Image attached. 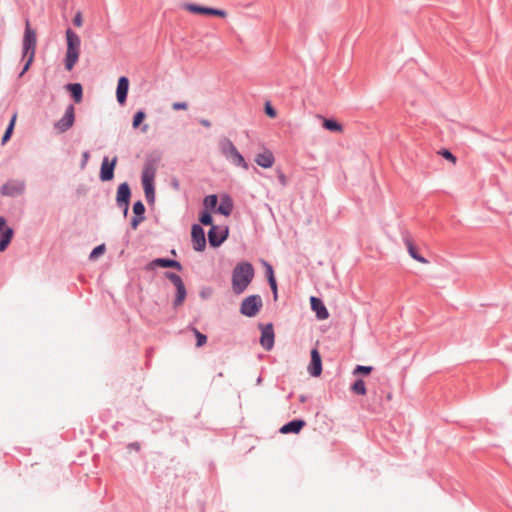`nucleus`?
I'll return each instance as SVG.
<instances>
[{"label": "nucleus", "mask_w": 512, "mask_h": 512, "mask_svg": "<svg viewBox=\"0 0 512 512\" xmlns=\"http://www.w3.org/2000/svg\"><path fill=\"white\" fill-rule=\"evenodd\" d=\"M161 160L162 153L159 150H154L146 154L143 164L141 183L146 201L150 205L155 202V177Z\"/></svg>", "instance_id": "1"}, {"label": "nucleus", "mask_w": 512, "mask_h": 512, "mask_svg": "<svg viewBox=\"0 0 512 512\" xmlns=\"http://www.w3.org/2000/svg\"><path fill=\"white\" fill-rule=\"evenodd\" d=\"M255 269L251 262L241 261L232 270V290L236 295L242 294L252 282Z\"/></svg>", "instance_id": "2"}, {"label": "nucleus", "mask_w": 512, "mask_h": 512, "mask_svg": "<svg viewBox=\"0 0 512 512\" xmlns=\"http://www.w3.org/2000/svg\"><path fill=\"white\" fill-rule=\"evenodd\" d=\"M65 34L67 49L64 66L67 71H71L79 60L81 40L78 34L71 28H67Z\"/></svg>", "instance_id": "3"}, {"label": "nucleus", "mask_w": 512, "mask_h": 512, "mask_svg": "<svg viewBox=\"0 0 512 512\" xmlns=\"http://www.w3.org/2000/svg\"><path fill=\"white\" fill-rule=\"evenodd\" d=\"M219 150L225 159L234 165L235 167L243 168L244 170L249 169V165L245 160L244 156L239 152L237 147L228 137H221L219 139Z\"/></svg>", "instance_id": "4"}, {"label": "nucleus", "mask_w": 512, "mask_h": 512, "mask_svg": "<svg viewBox=\"0 0 512 512\" xmlns=\"http://www.w3.org/2000/svg\"><path fill=\"white\" fill-rule=\"evenodd\" d=\"M263 307V301L259 294H252L245 297L239 308L240 314L252 318L255 317Z\"/></svg>", "instance_id": "5"}, {"label": "nucleus", "mask_w": 512, "mask_h": 512, "mask_svg": "<svg viewBox=\"0 0 512 512\" xmlns=\"http://www.w3.org/2000/svg\"><path fill=\"white\" fill-rule=\"evenodd\" d=\"M182 8L195 15L215 16L220 18L227 16V12L223 9L208 7L197 3H185Z\"/></svg>", "instance_id": "6"}, {"label": "nucleus", "mask_w": 512, "mask_h": 512, "mask_svg": "<svg viewBox=\"0 0 512 512\" xmlns=\"http://www.w3.org/2000/svg\"><path fill=\"white\" fill-rule=\"evenodd\" d=\"M36 32L34 29L30 27L29 22H26V27L24 31L23 36V48H22V57L26 58L27 55L35 56V50H36Z\"/></svg>", "instance_id": "7"}, {"label": "nucleus", "mask_w": 512, "mask_h": 512, "mask_svg": "<svg viewBox=\"0 0 512 512\" xmlns=\"http://www.w3.org/2000/svg\"><path fill=\"white\" fill-rule=\"evenodd\" d=\"M229 229L227 226L220 228L217 225H212L208 231V241L212 248L220 247L228 238Z\"/></svg>", "instance_id": "8"}, {"label": "nucleus", "mask_w": 512, "mask_h": 512, "mask_svg": "<svg viewBox=\"0 0 512 512\" xmlns=\"http://www.w3.org/2000/svg\"><path fill=\"white\" fill-rule=\"evenodd\" d=\"M25 188L24 180H9L0 187V194L6 197H17L24 194Z\"/></svg>", "instance_id": "9"}, {"label": "nucleus", "mask_w": 512, "mask_h": 512, "mask_svg": "<svg viewBox=\"0 0 512 512\" xmlns=\"http://www.w3.org/2000/svg\"><path fill=\"white\" fill-rule=\"evenodd\" d=\"M259 328L261 330V336L259 339L260 345L266 351L272 350L275 343V333L273 324L271 322L266 324L260 323Z\"/></svg>", "instance_id": "10"}, {"label": "nucleus", "mask_w": 512, "mask_h": 512, "mask_svg": "<svg viewBox=\"0 0 512 512\" xmlns=\"http://www.w3.org/2000/svg\"><path fill=\"white\" fill-rule=\"evenodd\" d=\"M117 162V156H114L111 160H109L108 156L103 157L99 172V179L102 182L113 180Z\"/></svg>", "instance_id": "11"}, {"label": "nucleus", "mask_w": 512, "mask_h": 512, "mask_svg": "<svg viewBox=\"0 0 512 512\" xmlns=\"http://www.w3.org/2000/svg\"><path fill=\"white\" fill-rule=\"evenodd\" d=\"M191 241L193 249L197 252H203L206 249L205 230L200 224H193L191 227Z\"/></svg>", "instance_id": "12"}, {"label": "nucleus", "mask_w": 512, "mask_h": 512, "mask_svg": "<svg viewBox=\"0 0 512 512\" xmlns=\"http://www.w3.org/2000/svg\"><path fill=\"white\" fill-rule=\"evenodd\" d=\"M75 122V108L73 104L66 107L64 115L55 123V129L60 133L68 131Z\"/></svg>", "instance_id": "13"}, {"label": "nucleus", "mask_w": 512, "mask_h": 512, "mask_svg": "<svg viewBox=\"0 0 512 512\" xmlns=\"http://www.w3.org/2000/svg\"><path fill=\"white\" fill-rule=\"evenodd\" d=\"M131 196L132 192L129 183L126 181L120 183L116 192V205L118 207H130Z\"/></svg>", "instance_id": "14"}, {"label": "nucleus", "mask_w": 512, "mask_h": 512, "mask_svg": "<svg viewBox=\"0 0 512 512\" xmlns=\"http://www.w3.org/2000/svg\"><path fill=\"white\" fill-rule=\"evenodd\" d=\"M307 370L312 377H319L322 374V358L317 348L311 349L310 363Z\"/></svg>", "instance_id": "15"}, {"label": "nucleus", "mask_w": 512, "mask_h": 512, "mask_svg": "<svg viewBox=\"0 0 512 512\" xmlns=\"http://www.w3.org/2000/svg\"><path fill=\"white\" fill-rule=\"evenodd\" d=\"M132 210L134 215L131 218L130 227L132 230H136L138 226L145 220L146 208L141 200H137L133 203Z\"/></svg>", "instance_id": "16"}, {"label": "nucleus", "mask_w": 512, "mask_h": 512, "mask_svg": "<svg viewBox=\"0 0 512 512\" xmlns=\"http://www.w3.org/2000/svg\"><path fill=\"white\" fill-rule=\"evenodd\" d=\"M130 81L127 76H120L117 81L116 99L119 105L123 106L127 101Z\"/></svg>", "instance_id": "17"}, {"label": "nucleus", "mask_w": 512, "mask_h": 512, "mask_svg": "<svg viewBox=\"0 0 512 512\" xmlns=\"http://www.w3.org/2000/svg\"><path fill=\"white\" fill-rule=\"evenodd\" d=\"M310 306L311 310L315 313V316L318 320H326L329 318V311L326 308L323 300L316 296L310 297Z\"/></svg>", "instance_id": "18"}, {"label": "nucleus", "mask_w": 512, "mask_h": 512, "mask_svg": "<svg viewBox=\"0 0 512 512\" xmlns=\"http://www.w3.org/2000/svg\"><path fill=\"white\" fill-rule=\"evenodd\" d=\"M306 421L302 418H295L282 425L279 429L281 434H298L305 427Z\"/></svg>", "instance_id": "19"}, {"label": "nucleus", "mask_w": 512, "mask_h": 512, "mask_svg": "<svg viewBox=\"0 0 512 512\" xmlns=\"http://www.w3.org/2000/svg\"><path fill=\"white\" fill-rule=\"evenodd\" d=\"M263 265H264V268H265V275H266L268 284L270 286V289H271V292H272V295H273V300L277 301V299H278V285H277V280H276V277H275L273 266L270 263H268L267 261H263Z\"/></svg>", "instance_id": "20"}, {"label": "nucleus", "mask_w": 512, "mask_h": 512, "mask_svg": "<svg viewBox=\"0 0 512 512\" xmlns=\"http://www.w3.org/2000/svg\"><path fill=\"white\" fill-rule=\"evenodd\" d=\"M220 204L218 205V208L216 210V213L221 214L225 217H228L231 215L233 208H234V202L231 196L227 193H223L220 198Z\"/></svg>", "instance_id": "21"}, {"label": "nucleus", "mask_w": 512, "mask_h": 512, "mask_svg": "<svg viewBox=\"0 0 512 512\" xmlns=\"http://www.w3.org/2000/svg\"><path fill=\"white\" fill-rule=\"evenodd\" d=\"M14 233V229L7 225V220L5 219V225L0 231V252H4L9 247Z\"/></svg>", "instance_id": "22"}, {"label": "nucleus", "mask_w": 512, "mask_h": 512, "mask_svg": "<svg viewBox=\"0 0 512 512\" xmlns=\"http://www.w3.org/2000/svg\"><path fill=\"white\" fill-rule=\"evenodd\" d=\"M74 103L79 104L83 100V86L79 82L68 83L64 86Z\"/></svg>", "instance_id": "23"}, {"label": "nucleus", "mask_w": 512, "mask_h": 512, "mask_svg": "<svg viewBox=\"0 0 512 512\" xmlns=\"http://www.w3.org/2000/svg\"><path fill=\"white\" fill-rule=\"evenodd\" d=\"M255 162L258 166L268 169L271 168L275 162V157L270 150H265L262 153H258L255 157Z\"/></svg>", "instance_id": "24"}, {"label": "nucleus", "mask_w": 512, "mask_h": 512, "mask_svg": "<svg viewBox=\"0 0 512 512\" xmlns=\"http://www.w3.org/2000/svg\"><path fill=\"white\" fill-rule=\"evenodd\" d=\"M404 243L406 245L407 251H408V253H409L411 258H413L417 262L423 263V264H427L429 262L425 257H423L418 252V249H417L416 245L414 244V242L411 239L404 238Z\"/></svg>", "instance_id": "25"}, {"label": "nucleus", "mask_w": 512, "mask_h": 512, "mask_svg": "<svg viewBox=\"0 0 512 512\" xmlns=\"http://www.w3.org/2000/svg\"><path fill=\"white\" fill-rule=\"evenodd\" d=\"M169 264H170V258L160 257V258H155L152 261H150L149 263H147L145 265L144 269H145V271L149 272V271L155 270L158 267L169 268Z\"/></svg>", "instance_id": "26"}, {"label": "nucleus", "mask_w": 512, "mask_h": 512, "mask_svg": "<svg viewBox=\"0 0 512 512\" xmlns=\"http://www.w3.org/2000/svg\"><path fill=\"white\" fill-rule=\"evenodd\" d=\"M322 126L330 132H342L343 126L334 118H323Z\"/></svg>", "instance_id": "27"}, {"label": "nucleus", "mask_w": 512, "mask_h": 512, "mask_svg": "<svg viewBox=\"0 0 512 512\" xmlns=\"http://www.w3.org/2000/svg\"><path fill=\"white\" fill-rule=\"evenodd\" d=\"M352 393L358 396H364L367 394V388L362 378H357L350 386Z\"/></svg>", "instance_id": "28"}, {"label": "nucleus", "mask_w": 512, "mask_h": 512, "mask_svg": "<svg viewBox=\"0 0 512 512\" xmlns=\"http://www.w3.org/2000/svg\"><path fill=\"white\" fill-rule=\"evenodd\" d=\"M16 118H17V113H14L5 129V132L2 136V138H1L2 145L6 144L11 139L12 134L14 132Z\"/></svg>", "instance_id": "29"}, {"label": "nucleus", "mask_w": 512, "mask_h": 512, "mask_svg": "<svg viewBox=\"0 0 512 512\" xmlns=\"http://www.w3.org/2000/svg\"><path fill=\"white\" fill-rule=\"evenodd\" d=\"M204 210L216 212L218 208V196L216 194L207 195L203 200Z\"/></svg>", "instance_id": "30"}, {"label": "nucleus", "mask_w": 512, "mask_h": 512, "mask_svg": "<svg viewBox=\"0 0 512 512\" xmlns=\"http://www.w3.org/2000/svg\"><path fill=\"white\" fill-rule=\"evenodd\" d=\"M186 297H187V290H186L185 286L176 288L175 298L173 300L174 308L181 306L184 303Z\"/></svg>", "instance_id": "31"}, {"label": "nucleus", "mask_w": 512, "mask_h": 512, "mask_svg": "<svg viewBox=\"0 0 512 512\" xmlns=\"http://www.w3.org/2000/svg\"><path fill=\"white\" fill-rule=\"evenodd\" d=\"M199 222H200V225H204V226H210L212 227L213 224V216H212V212L211 211H208V210H202L200 213H199Z\"/></svg>", "instance_id": "32"}, {"label": "nucleus", "mask_w": 512, "mask_h": 512, "mask_svg": "<svg viewBox=\"0 0 512 512\" xmlns=\"http://www.w3.org/2000/svg\"><path fill=\"white\" fill-rule=\"evenodd\" d=\"M164 277L167 278L169 281H171V283L175 286V288H180V287L185 286L182 278L174 272L166 271L164 273Z\"/></svg>", "instance_id": "33"}, {"label": "nucleus", "mask_w": 512, "mask_h": 512, "mask_svg": "<svg viewBox=\"0 0 512 512\" xmlns=\"http://www.w3.org/2000/svg\"><path fill=\"white\" fill-rule=\"evenodd\" d=\"M164 277L167 278L169 281H171V283L175 286V288H180V287L185 286L182 278L174 272L166 271L164 273Z\"/></svg>", "instance_id": "34"}, {"label": "nucleus", "mask_w": 512, "mask_h": 512, "mask_svg": "<svg viewBox=\"0 0 512 512\" xmlns=\"http://www.w3.org/2000/svg\"><path fill=\"white\" fill-rule=\"evenodd\" d=\"M145 118H146V112L143 109L136 111L132 118V127L134 129L139 128L141 126V124L143 123V121L145 120Z\"/></svg>", "instance_id": "35"}, {"label": "nucleus", "mask_w": 512, "mask_h": 512, "mask_svg": "<svg viewBox=\"0 0 512 512\" xmlns=\"http://www.w3.org/2000/svg\"><path fill=\"white\" fill-rule=\"evenodd\" d=\"M191 330L193 331L196 338V347L200 348L204 346L207 343V335L200 332L196 327H192Z\"/></svg>", "instance_id": "36"}, {"label": "nucleus", "mask_w": 512, "mask_h": 512, "mask_svg": "<svg viewBox=\"0 0 512 512\" xmlns=\"http://www.w3.org/2000/svg\"><path fill=\"white\" fill-rule=\"evenodd\" d=\"M106 251V246L105 244H100V245H97L96 247H94L92 249V251L90 252V255H89V259L90 260H96L97 258H99L100 256H102Z\"/></svg>", "instance_id": "37"}, {"label": "nucleus", "mask_w": 512, "mask_h": 512, "mask_svg": "<svg viewBox=\"0 0 512 512\" xmlns=\"http://www.w3.org/2000/svg\"><path fill=\"white\" fill-rule=\"evenodd\" d=\"M373 366L357 365L354 370V375L368 376L373 371Z\"/></svg>", "instance_id": "38"}, {"label": "nucleus", "mask_w": 512, "mask_h": 512, "mask_svg": "<svg viewBox=\"0 0 512 512\" xmlns=\"http://www.w3.org/2000/svg\"><path fill=\"white\" fill-rule=\"evenodd\" d=\"M34 58L35 56L32 55H27L25 59V63L22 67V70L20 71V73L18 74V78H21L25 75V73L30 69L33 61H34Z\"/></svg>", "instance_id": "39"}, {"label": "nucleus", "mask_w": 512, "mask_h": 512, "mask_svg": "<svg viewBox=\"0 0 512 512\" xmlns=\"http://www.w3.org/2000/svg\"><path fill=\"white\" fill-rule=\"evenodd\" d=\"M34 58L35 56L32 55H27L25 59V63L22 67V70L20 71V73L18 74V78H21L25 75V73L30 69L33 61H34Z\"/></svg>", "instance_id": "40"}, {"label": "nucleus", "mask_w": 512, "mask_h": 512, "mask_svg": "<svg viewBox=\"0 0 512 512\" xmlns=\"http://www.w3.org/2000/svg\"><path fill=\"white\" fill-rule=\"evenodd\" d=\"M34 58L35 56L32 55H27L25 59V63L22 67V70L20 71V73L18 74V78H21L25 75V73L30 69L33 61H34Z\"/></svg>", "instance_id": "41"}, {"label": "nucleus", "mask_w": 512, "mask_h": 512, "mask_svg": "<svg viewBox=\"0 0 512 512\" xmlns=\"http://www.w3.org/2000/svg\"><path fill=\"white\" fill-rule=\"evenodd\" d=\"M438 153L444 159H446V160H448V161H450L452 163H456V161H457L456 156L449 149L442 148Z\"/></svg>", "instance_id": "42"}, {"label": "nucleus", "mask_w": 512, "mask_h": 512, "mask_svg": "<svg viewBox=\"0 0 512 512\" xmlns=\"http://www.w3.org/2000/svg\"><path fill=\"white\" fill-rule=\"evenodd\" d=\"M264 112L269 118H275L277 116L276 109L271 105L270 101H267L264 106Z\"/></svg>", "instance_id": "43"}, {"label": "nucleus", "mask_w": 512, "mask_h": 512, "mask_svg": "<svg viewBox=\"0 0 512 512\" xmlns=\"http://www.w3.org/2000/svg\"><path fill=\"white\" fill-rule=\"evenodd\" d=\"M212 294H213V289L210 286L202 287L200 292H199V296L203 300L209 299L212 296Z\"/></svg>", "instance_id": "44"}, {"label": "nucleus", "mask_w": 512, "mask_h": 512, "mask_svg": "<svg viewBox=\"0 0 512 512\" xmlns=\"http://www.w3.org/2000/svg\"><path fill=\"white\" fill-rule=\"evenodd\" d=\"M187 108H188L187 102H174L172 104V109L175 111L186 110Z\"/></svg>", "instance_id": "45"}, {"label": "nucleus", "mask_w": 512, "mask_h": 512, "mask_svg": "<svg viewBox=\"0 0 512 512\" xmlns=\"http://www.w3.org/2000/svg\"><path fill=\"white\" fill-rule=\"evenodd\" d=\"M169 268H173L177 271H182L183 266L179 261L170 258Z\"/></svg>", "instance_id": "46"}, {"label": "nucleus", "mask_w": 512, "mask_h": 512, "mask_svg": "<svg viewBox=\"0 0 512 512\" xmlns=\"http://www.w3.org/2000/svg\"><path fill=\"white\" fill-rule=\"evenodd\" d=\"M127 449L139 452L141 450V444L138 441L130 442L127 444Z\"/></svg>", "instance_id": "47"}, {"label": "nucleus", "mask_w": 512, "mask_h": 512, "mask_svg": "<svg viewBox=\"0 0 512 512\" xmlns=\"http://www.w3.org/2000/svg\"><path fill=\"white\" fill-rule=\"evenodd\" d=\"M89 158H90L89 151H84L82 153V159H81V163H80V166L82 169L85 168V166L87 165Z\"/></svg>", "instance_id": "48"}, {"label": "nucleus", "mask_w": 512, "mask_h": 512, "mask_svg": "<svg viewBox=\"0 0 512 512\" xmlns=\"http://www.w3.org/2000/svg\"><path fill=\"white\" fill-rule=\"evenodd\" d=\"M73 24L78 27L82 25V15L80 12L76 13V15L74 16Z\"/></svg>", "instance_id": "49"}, {"label": "nucleus", "mask_w": 512, "mask_h": 512, "mask_svg": "<svg viewBox=\"0 0 512 512\" xmlns=\"http://www.w3.org/2000/svg\"><path fill=\"white\" fill-rule=\"evenodd\" d=\"M199 123L204 127H207V128L211 127V122L208 119H204V118L199 119Z\"/></svg>", "instance_id": "50"}, {"label": "nucleus", "mask_w": 512, "mask_h": 512, "mask_svg": "<svg viewBox=\"0 0 512 512\" xmlns=\"http://www.w3.org/2000/svg\"><path fill=\"white\" fill-rule=\"evenodd\" d=\"M278 178L282 185H286V176L282 172H279Z\"/></svg>", "instance_id": "51"}, {"label": "nucleus", "mask_w": 512, "mask_h": 512, "mask_svg": "<svg viewBox=\"0 0 512 512\" xmlns=\"http://www.w3.org/2000/svg\"><path fill=\"white\" fill-rule=\"evenodd\" d=\"M119 208L123 211V216L127 217L128 211H129V207L126 208V206H123V207H119Z\"/></svg>", "instance_id": "52"}, {"label": "nucleus", "mask_w": 512, "mask_h": 512, "mask_svg": "<svg viewBox=\"0 0 512 512\" xmlns=\"http://www.w3.org/2000/svg\"><path fill=\"white\" fill-rule=\"evenodd\" d=\"M5 225V217L0 216V231L2 230V227Z\"/></svg>", "instance_id": "53"}, {"label": "nucleus", "mask_w": 512, "mask_h": 512, "mask_svg": "<svg viewBox=\"0 0 512 512\" xmlns=\"http://www.w3.org/2000/svg\"><path fill=\"white\" fill-rule=\"evenodd\" d=\"M122 425H123V424H122L121 422L117 421V422L113 425V429H114L115 431H117V430H118V428H119V426H122Z\"/></svg>", "instance_id": "54"}, {"label": "nucleus", "mask_w": 512, "mask_h": 512, "mask_svg": "<svg viewBox=\"0 0 512 512\" xmlns=\"http://www.w3.org/2000/svg\"><path fill=\"white\" fill-rule=\"evenodd\" d=\"M141 131L143 133H146L148 131V125L147 124H144L142 127H141Z\"/></svg>", "instance_id": "55"}, {"label": "nucleus", "mask_w": 512, "mask_h": 512, "mask_svg": "<svg viewBox=\"0 0 512 512\" xmlns=\"http://www.w3.org/2000/svg\"><path fill=\"white\" fill-rule=\"evenodd\" d=\"M300 401H301V402H304V401H305V396H301V397H300Z\"/></svg>", "instance_id": "56"}]
</instances>
